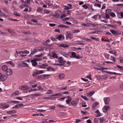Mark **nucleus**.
Segmentation results:
<instances>
[{"instance_id": "nucleus-1", "label": "nucleus", "mask_w": 123, "mask_h": 123, "mask_svg": "<svg viewBox=\"0 0 123 123\" xmlns=\"http://www.w3.org/2000/svg\"><path fill=\"white\" fill-rule=\"evenodd\" d=\"M62 93H58L54 94L52 96L44 97L43 98L44 99H49L53 100L55 99L57 97L55 96H62Z\"/></svg>"}, {"instance_id": "nucleus-2", "label": "nucleus", "mask_w": 123, "mask_h": 123, "mask_svg": "<svg viewBox=\"0 0 123 123\" xmlns=\"http://www.w3.org/2000/svg\"><path fill=\"white\" fill-rule=\"evenodd\" d=\"M7 76L0 73V80L1 81H3L7 79Z\"/></svg>"}, {"instance_id": "nucleus-3", "label": "nucleus", "mask_w": 123, "mask_h": 123, "mask_svg": "<svg viewBox=\"0 0 123 123\" xmlns=\"http://www.w3.org/2000/svg\"><path fill=\"white\" fill-rule=\"evenodd\" d=\"M19 88L21 90H25L28 89L29 88V87L27 86L23 85L22 86H20Z\"/></svg>"}, {"instance_id": "nucleus-4", "label": "nucleus", "mask_w": 123, "mask_h": 123, "mask_svg": "<svg viewBox=\"0 0 123 123\" xmlns=\"http://www.w3.org/2000/svg\"><path fill=\"white\" fill-rule=\"evenodd\" d=\"M105 103L106 105H108L109 104V102L110 99L109 97H106L104 99Z\"/></svg>"}, {"instance_id": "nucleus-5", "label": "nucleus", "mask_w": 123, "mask_h": 123, "mask_svg": "<svg viewBox=\"0 0 123 123\" xmlns=\"http://www.w3.org/2000/svg\"><path fill=\"white\" fill-rule=\"evenodd\" d=\"M110 107L108 106H104L103 108V111L104 112H106L108 109H110Z\"/></svg>"}, {"instance_id": "nucleus-6", "label": "nucleus", "mask_w": 123, "mask_h": 123, "mask_svg": "<svg viewBox=\"0 0 123 123\" xmlns=\"http://www.w3.org/2000/svg\"><path fill=\"white\" fill-rule=\"evenodd\" d=\"M6 74L7 75H10L12 73V70L10 69H8L6 71Z\"/></svg>"}, {"instance_id": "nucleus-7", "label": "nucleus", "mask_w": 123, "mask_h": 123, "mask_svg": "<svg viewBox=\"0 0 123 123\" xmlns=\"http://www.w3.org/2000/svg\"><path fill=\"white\" fill-rule=\"evenodd\" d=\"M49 75L43 74L42 75H40L38 76L37 77V78L40 79H44L46 76H49Z\"/></svg>"}, {"instance_id": "nucleus-8", "label": "nucleus", "mask_w": 123, "mask_h": 123, "mask_svg": "<svg viewBox=\"0 0 123 123\" xmlns=\"http://www.w3.org/2000/svg\"><path fill=\"white\" fill-rule=\"evenodd\" d=\"M58 60L60 63H62L63 64H64L65 62V61L64 60L62 57H59Z\"/></svg>"}, {"instance_id": "nucleus-9", "label": "nucleus", "mask_w": 123, "mask_h": 123, "mask_svg": "<svg viewBox=\"0 0 123 123\" xmlns=\"http://www.w3.org/2000/svg\"><path fill=\"white\" fill-rule=\"evenodd\" d=\"M30 62H31L32 65L34 67H35L37 64V62L34 60H31Z\"/></svg>"}, {"instance_id": "nucleus-10", "label": "nucleus", "mask_w": 123, "mask_h": 123, "mask_svg": "<svg viewBox=\"0 0 123 123\" xmlns=\"http://www.w3.org/2000/svg\"><path fill=\"white\" fill-rule=\"evenodd\" d=\"M71 105L74 106H76L77 104V102L76 100L72 101L71 103Z\"/></svg>"}, {"instance_id": "nucleus-11", "label": "nucleus", "mask_w": 123, "mask_h": 123, "mask_svg": "<svg viewBox=\"0 0 123 123\" xmlns=\"http://www.w3.org/2000/svg\"><path fill=\"white\" fill-rule=\"evenodd\" d=\"M66 98H68V99L66 101V103L67 104H69V102L71 100L72 98L69 96L66 97Z\"/></svg>"}, {"instance_id": "nucleus-12", "label": "nucleus", "mask_w": 123, "mask_h": 123, "mask_svg": "<svg viewBox=\"0 0 123 123\" xmlns=\"http://www.w3.org/2000/svg\"><path fill=\"white\" fill-rule=\"evenodd\" d=\"M58 27L60 28H69V26H67L66 25L62 24L59 25H58Z\"/></svg>"}, {"instance_id": "nucleus-13", "label": "nucleus", "mask_w": 123, "mask_h": 123, "mask_svg": "<svg viewBox=\"0 0 123 123\" xmlns=\"http://www.w3.org/2000/svg\"><path fill=\"white\" fill-rule=\"evenodd\" d=\"M95 93L94 91H92L87 93V95L88 97H91Z\"/></svg>"}, {"instance_id": "nucleus-14", "label": "nucleus", "mask_w": 123, "mask_h": 123, "mask_svg": "<svg viewBox=\"0 0 123 123\" xmlns=\"http://www.w3.org/2000/svg\"><path fill=\"white\" fill-rule=\"evenodd\" d=\"M58 46L60 47H61L63 48H67L68 47L69 45L66 44H60L58 45Z\"/></svg>"}, {"instance_id": "nucleus-15", "label": "nucleus", "mask_w": 123, "mask_h": 123, "mask_svg": "<svg viewBox=\"0 0 123 123\" xmlns=\"http://www.w3.org/2000/svg\"><path fill=\"white\" fill-rule=\"evenodd\" d=\"M108 76V75H101L100 76V78L101 79H106Z\"/></svg>"}, {"instance_id": "nucleus-16", "label": "nucleus", "mask_w": 123, "mask_h": 123, "mask_svg": "<svg viewBox=\"0 0 123 123\" xmlns=\"http://www.w3.org/2000/svg\"><path fill=\"white\" fill-rule=\"evenodd\" d=\"M2 69L4 71H6L8 69L7 66L6 65H4L2 66Z\"/></svg>"}, {"instance_id": "nucleus-17", "label": "nucleus", "mask_w": 123, "mask_h": 123, "mask_svg": "<svg viewBox=\"0 0 123 123\" xmlns=\"http://www.w3.org/2000/svg\"><path fill=\"white\" fill-rule=\"evenodd\" d=\"M65 76L64 74H59L58 77L60 79H61L64 78L65 77Z\"/></svg>"}, {"instance_id": "nucleus-18", "label": "nucleus", "mask_w": 123, "mask_h": 123, "mask_svg": "<svg viewBox=\"0 0 123 123\" xmlns=\"http://www.w3.org/2000/svg\"><path fill=\"white\" fill-rule=\"evenodd\" d=\"M37 52V49H34L33 51H32L31 52V53L30 55V56H31L33 54H35L36 52Z\"/></svg>"}, {"instance_id": "nucleus-19", "label": "nucleus", "mask_w": 123, "mask_h": 123, "mask_svg": "<svg viewBox=\"0 0 123 123\" xmlns=\"http://www.w3.org/2000/svg\"><path fill=\"white\" fill-rule=\"evenodd\" d=\"M66 38H69L70 39H71L72 38V34L70 33H67L66 35Z\"/></svg>"}, {"instance_id": "nucleus-20", "label": "nucleus", "mask_w": 123, "mask_h": 123, "mask_svg": "<svg viewBox=\"0 0 123 123\" xmlns=\"http://www.w3.org/2000/svg\"><path fill=\"white\" fill-rule=\"evenodd\" d=\"M71 52V54L72 56H70V57L71 58L73 57H74V58L75 56H76V53L74 52Z\"/></svg>"}, {"instance_id": "nucleus-21", "label": "nucleus", "mask_w": 123, "mask_h": 123, "mask_svg": "<svg viewBox=\"0 0 123 123\" xmlns=\"http://www.w3.org/2000/svg\"><path fill=\"white\" fill-rule=\"evenodd\" d=\"M19 93V92L18 91H16L13 93L12 95L11 96L12 97L13 96H15L16 95H18Z\"/></svg>"}, {"instance_id": "nucleus-22", "label": "nucleus", "mask_w": 123, "mask_h": 123, "mask_svg": "<svg viewBox=\"0 0 123 123\" xmlns=\"http://www.w3.org/2000/svg\"><path fill=\"white\" fill-rule=\"evenodd\" d=\"M17 111L16 110L10 111L7 112V113L8 114H13L16 113Z\"/></svg>"}, {"instance_id": "nucleus-23", "label": "nucleus", "mask_w": 123, "mask_h": 123, "mask_svg": "<svg viewBox=\"0 0 123 123\" xmlns=\"http://www.w3.org/2000/svg\"><path fill=\"white\" fill-rule=\"evenodd\" d=\"M52 70V71H55V69L53 68L52 67H49L47 68V71H49L50 70Z\"/></svg>"}, {"instance_id": "nucleus-24", "label": "nucleus", "mask_w": 123, "mask_h": 123, "mask_svg": "<svg viewBox=\"0 0 123 123\" xmlns=\"http://www.w3.org/2000/svg\"><path fill=\"white\" fill-rule=\"evenodd\" d=\"M99 32L100 33L101 32V31H91V32H89V34H93V33L95 34V33H97L99 34V33H98Z\"/></svg>"}, {"instance_id": "nucleus-25", "label": "nucleus", "mask_w": 123, "mask_h": 123, "mask_svg": "<svg viewBox=\"0 0 123 123\" xmlns=\"http://www.w3.org/2000/svg\"><path fill=\"white\" fill-rule=\"evenodd\" d=\"M106 120V119L105 117H103L101 118H100V123H102V122L105 121Z\"/></svg>"}, {"instance_id": "nucleus-26", "label": "nucleus", "mask_w": 123, "mask_h": 123, "mask_svg": "<svg viewBox=\"0 0 123 123\" xmlns=\"http://www.w3.org/2000/svg\"><path fill=\"white\" fill-rule=\"evenodd\" d=\"M63 38V36L62 34H60L58 36L56 37V39H57L59 40H61Z\"/></svg>"}, {"instance_id": "nucleus-27", "label": "nucleus", "mask_w": 123, "mask_h": 123, "mask_svg": "<svg viewBox=\"0 0 123 123\" xmlns=\"http://www.w3.org/2000/svg\"><path fill=\"white\" fill-rule=\"evenodd\" d=\"M10 33L12 34H14L15 33V32L12 29H9L7 30Z\"/></svg>"}, {"instance_id": "nucleus-28", "label": "nucleus", "mask_w": 123, "mask_h": 123, "mask_svg": "<svg viewBox=\"0 0 123 123\" xmlns=\"http://www.w3.org/2000/svg\"><path fill=\"white\" fill-rule=\"evenodd\" d=\"M99 103L98 102H94L92 105V107L94 108Z\"/></svg>"}, {"instance_id": "nucleus-29", "label": "nucleus", "mask_w": 123, "mask_h": 123, "mask_svg": "<svg viewBox=\"0 0 123 123\" xmlns=\"http://www.w3.org/2000/svg\"><path fill=\"white\" fill-rule=\"evenodd\" d=\"M90 38L92 39L98 41H99V39L98 38H96L95 37H90Z\"/></svg>"}, {"instance_id": "nucleus-30", "label": "nucleus", "mask_w": 123, "mask_h": 123, "mask_svg": "<svg viewBox=\"0 0 123 123\" xmlns=\"http://www.w3.org/2000/svg\"><path fill=\"white\" fill-rule=\"evenodd\" d=\"M111 10L110 9L106 10V13L107 14H110L111 12Z\"/></svg>"}, {"instance_id": "nucleus-31", "label": "nucleus", "mask_w": 123, "mask_h": 123, "mask_svg": "<svg viewBox=\"0 0 123 123\" xmlns=\"http://www.w3.org/2000/svg\"><path fill=\"white\" fill-rule=\"evenodd\" d=\"M22 33L25 34V35L31 33V32L30 31H27L25 32V31H22Z\"/></svg>"}, {"instance_id": "nucleus-32", "label": "nucleus", "mask_w": 123, "mask_h": 123, "mask_svg": "<svg viewBox=\"0 0 123 123\" xmlns=\"http://www.w3.org/2000/svg\"><path fill=\"white\" fill-rule=\"evenodd\" d=\"M13 14L14 15L17 16H20L19 13H18L17 12H13Z\"/></svg>"}, {"instance_id": "nucleus-33", "label": "nucleus", "mask_w": 123, "mask_h": 123, "mask_svg": "<svg viewBox=\"0 0 123 123\" xmlns=\"http://www.w3.org/2000/svg\"><path fill=\"white\" fill-rule=\"evenodd\" d=\"M8 63H9L10 65H12L13 67L15 66V65L11 61H9L7 62Z\"/></svg>"}, {"instance_id": "nucleus-34", "label": "nucleus", "mask_w": 123, "mask_h": 123, "mask_svg": "<svg viewBox=\"0 0 123 123\" xmlns=\"http://www.w3.org/2000/svg\"><path fill=\"white\" fill-rule=\"evenodd\" d=\"M109 52L111 54H113L115 55H116V53H117L116 51L115 50H113L111 51H110Z\"/></svg>"}, {"instance_id": "nucleus-35", "label": "nucleus", "mask_w": 123, "mask_h": 123, "mask_svg": "<svg viewBox=\"0 0 123 123\" xmlns=\"http://www.w3.org/2000/svg\"><path fill=\"white\" fill-rule=\"evenodd\" d=\"M81 97L82 98H83L84 99H85V100L86 101H88L89 100V99L88 98H87V97L86 96H84L83 95H81Z\"/></svg>"}, {"instance_id": "nucleus-36", "label": "nucleus", "mask_w": 123, "mask_h": 123, "mask_svg": "<svg viewBox=\"0 0 123 123\" xmlns=\"http://www.w3.org/2000/svg\"><path fill=\"white\" fill-rule=\"evenodd\" d=\"M110 31L113 34L116 35V31L113 30H110Z\"/></svg>"}, {"instance_id": "nucleus-37", "label": "nucleus", "mask_w": 123, "mask_h": 123, "mask_svg": "<svg viewBox=\"0 0 123 123\" xmlns=\"http://www.w3.org/2000/svg\"><path fill=\"white\" fill-rule=\"evenodd\" d=\"M110 59L113 61L114 62H115V57L112 56H111Z\"/></svg>"}, {"instance_id": "nucleus-38", "label": "nucleus", "mask_w": 123, "mask_h": 123, "mask_svg": "<svg viewBox=\"0 0 123 123\" xmlns=\"http://www.w3.org/2000/svg\"><path fill=\"white\" fill-rule=\"evenodd\" d=\"M105 72V73H107L109 74H116V73L115 72H109L108 71H106Z\"/></svg>"}, {"instance_id": "nucleus-39", "label": "nucleus", "mask_w": 123, "mask_h": 123, "mask_svg": "<svg viewBox=\"0 0 123 123\" xmlns=\"http://www.w3.org/2000/svg\"><path fill=\"white\" fill-rule=\"evenodd\" d=\"M93 122L94 123H97L98 122V118H95L94 119Z\"/></svg>"}, {"instance_id": "nucleus-40", "label": "nucleus", "mask_w": 123, "mask_h": 123, "mask_svg": "<svg viewBox=\"0 0 123 123\" xmlns=\"http://www.w3.org/2000/svg\"><path fill=\"white\" fill-rule=\"evenodd\" d=\"M38 88V89H37L38 90H40L41 91H42L43 90V89L42 88L41 86H38L37 87Z\"/></svg>"}, {"instance_id": "nucleus-41", "label": "nucleus", "mask_w": 123, "mask_h": 123, "mask_svg": "<svg viewBox=\"0 0 123 123\" xmlns=\"http://www.w3.org/2000/svg\"><path fill=\"white\" fill-rule=\"evenodd\" d=\"M22 53L24 54H28L29 52L28 51L25 50V51H22Z\"/></svg>"}, {"instance_id": "nucleus-42", "label": "nucleus", "mask_w": 123, "mask_h": 123, "mask_svg": "<svg viewBox=\"0 0 123 123\" xmlns=\"http://www.w3.org/2000/svg\"><path fill=\"white\" fill-rule=\"evenodd\" d=\"M52 57H53L54 58H57V55L55 53H53L52 55Z\"/></svg>"}, {"instance_id": "nucleus-43", "label": "nucleus", "mask_w": 123, "mask_h": 123, "mask_svg": "<svg viewBox=\"0 0 123 123\" xmlns=\"http://www.w3.org/2000/svg\"><path fill=\"white\" fill-rule=\"evenodd\" d=\"M94 6H97L100 8L101 7V5L98 3H95L94 5Z\"/></svg>"}, {"instance_id": "nucleus-44", "label": "nucleus", "mask_w": 123, "mask_h": 123, "mask_svg": "<svg viewBox=\"0 0 123 123\" xmlns=\"http://www.w3.org/2000/svg\"><path fill=\"white\" fill-rule=\"evenodd\" d=\"M50 43L49 40L48 39L46 41L45 43H44V44L46 46H47V44H46V43Z\"/></svg>"}, {"instance_id": "nucleus-45", "label": "nucleus", "mask_w": 123, "mask_h": 123, "mask_svg": "<svg viewBox=\"0 0 123 123\" xmlns=\"http://www.w3.org/2000/svg\"><path fill=\"white\" fill-rule=\"evenodd\" d=\"M50 12V11L49 10H45L44 11V12L46 13L49 14Z\"/></svg>"}, {"instance_id": "nucleus-46", "label": "nucleus", "mask_w": 123, "mask_h": 123, "mask_svg": "<svg viewBox=\"0 0 123 123\" xmlns=\"http://www.w3.org/2000/svg\"><path fill=\"white\" fill-rule=\"evenodd\" d=\"M57 106H58L59 107H61V108H63L66 107L65 106L63 105H56Z\"/></svg>"}, {"instance_id": "nucleus-47", "label": "nucleus", "mask_w": 123, "mask_h": 123, "mask_svg": "<svg viewBox=\"0 0 123 123\" xmlns=\"http://www.w3.org/2000/svg\"><path fill=\"white\" fill-rule=\"evenodd\" d=\"M5 104H3L2 105H1L0 106V108L3 109H5Z\"/></svg>"}, {"instance_id": "nucleus-48", "label": "nucleus", "mask_w": 123, "mask_h": 123, "mask_svg": "<svg viewBox=\"0 0 123 123\" xmlns=\"http://www.w3.org/2000/svg\"><path fill=\"white\" fill-rule=\"evenodd\" d=\"M38 74H39V72H36L33 73L32 74V76H35L36 75Z\"/></svg>"}, {"instance_id": "nucleus-49", "label": "nucleus", "mask_w": 123, "mask_h": 123, "mask_svg": "<svg viewBox=\"0 0 123 123\" xmlns=\"http://www.w3.org/2000/svg\"><path fill=\"white\" fill-rule=\"evenodd\" d=\"M116 66L119 69H120L121 70H122L123 71V67L119 66L118 65H116Z\"/></svg>"}, {"instance_id": "nucleus-50", "label": "nucleus", "mask_w": 123, "mask_h": 123, "mask_svg": "<svg viewBox=\"0 0 123 123\" xmlns=\"http://www.w3.org/2000/svg\"><path fill=\"white\" fill-rule=\"evenodd\" d=\"M39 95V93H34L31 94V95L33 96H38Z\"/></svg>"}, {"instance_id": "nucleus-51", "label": "nucleus", "mask_w": 123, "mask_h": 123, "mask_svg": "<svg viewBox=\"0 0 123 123\" xmlns=\"http://www.w3.org/2000/svg\"><path fill=\"white\" fill-rule=\"evenodd\" d=\"M51 39L53 41H56V38H54L53 37H50Z\"/></svg>"}, {"instance_id": "nucleus-52", "label": "nucleus", "mask_w": 123, "mask_h": 123, "mask_svg": "<svg viewBox=\"0 0 123 123\" xmlns=\"http://www.w3.org/2000/svg\"><path fill=\"white\" fill-rule=\"evenodd\" d=\"M110 15L112 17H114L116 16L115 13L112 12H111V13Z\"/></svg>"}, {"instance_id": "nucleus-53", "label": "nucleus", "mask_w": 123, "mask_h": 123, "mask_svg": "<svg viewBox=\"0 0 123 123\" xmlns=\"http://www.w3.org/2000/svg\"><path fill=\"white\" fill-rule=\"evenodd\" d=\"M46 110H37V111L38 112H43L45 111Z\"/></svg>"}, {"instance_id": "nucleus-54", "label": "nucleus", "mask_w": 123, "mask_h": 123, "mask_svg": "<svg viewBox=\"0 0 123 123\" xmlns=\"http://www.w3.org/2000/svg\"><path fill=\"white\" fill-rule=\"evenodd\" d=\"M42 9V8L38 7L37 9V11L38 12H40L41 11Z\"/></svg>"}, {"instance_id": "nucleus-55", "label": "nucleus", "mask_w": 123, "mask_h": 123, "mask_svg": "<svg viewBox=\"0 0 123 123\" xmlns=\"http://www.w3.org/2000/svg\"><path fill=\"white\" fill-rule=\"evenodd\" d=\"M121 34V32L120 31H117L116 32V35H119Z\"/></svg>"}, {"instance_id": "nucleus-56", "label": "nucleus", "mask_w": 123, "mask_h": 123, "mask_svg": "<svg viewBox=\"0 0 123 123\" xmlns=\"http://www.w3.org/2000/svg\"><path fill=\"white\" fill-rule=\"evenodd\" d=\"M31 21L35 23H37V20L34 19H32Z\"/></svg>"}, {"instance_id": "nucleus-57", "label": "nucleus", "mask_w": 123, "mask_h": 123, "mask_svg": "<svg viewBox=\"0 0 123 123\" xmlns=\"http://www.w3.org/2000/svg\"><path fill=\"white\" fill-rule=\"evenodd\" d=\"M75 122L76 123H78V122L81 121V120L79 119H75Z\"/></svg>"}, {"instance_id": "nucleus-58", "label": "nucleus", "mask_w": 123, "mask_h": 123, "mask_svg": "<svg viewBox=\"0 0 123 123\" xmlns=\"http://www.w3.org/2000/svg\"><path fill=\"white\" fill-rule=\"evenodd\" d=\"M82 6L85 9H86L88 8L87 6L85 5H82Z\"/></svg>"}, {"instance_id": "nucleus-59", "label": "nucleus", "mask_w": 123, "mask_h": 123, "mask_svg": "<svg viewBox=\"0 0 123 123\" xmlns=\"http://www.w3.org/2000/svg\"><path fill=\"white\" fill-rule=\"evenodd\" d=\"M109 55L108 54H106L105 55V57L107 59H109Z\"/></svg>"}, {"instance_id": "nucleus-60", "label": "nucleus", "mask_w": 123, "mask_h": 123, "mask_svg": "<svg viewBox=\"0 0 123 123\" xmlns=\"http://www.w3.org/2000/svg\"><path fill=\"white\" fill-rule=\"evenodd\" d=\"M49 25L50 26H52V27L56 25L55 24H50V23L49 24Z\"/></svg>"}, {"instance_id": "nucleus-61", "label": "nucleus", "mask_w": 123, "mask_h": 123, "mask_svg": "<svg viewBox=\"0 0 123 123\" xmlns=\"http://www.w3.org/2000/svg\"><path fill=\"white\" fill-rule=\"evenodd\" d=\"M69 19V18L66 17L62 19L63 20H68Z\"/></svg>"}, {"instance_id": "nucleus-62", "label": "nucleus", "mask_w": 123, "mask_h": 123, "mask_svg": "<svg viewBox=\"0 0 123 123\" xmlns=\"http://www.w3.org/2000/svg\"><path fill=\"white\" fill-rule=\"evenodd\" d=\"M105 17L107 19H109L110 17L109 15L108 14H105Z\"/></svg>"}, {"instance_id": "nucleus-63", "label": "nucleus", "mask_w": 123, "mask_h": 123, "mask_svg": "<svg viewBox=\"0 0 123 123\" xmlns=\"http://www.w3.org/2000/svg\"><path fill=\"white\" fill-rule=\"evenodd\" d=\"M55 108V106H50L49 108L51 109H54Z\"/></svg>"}, {"instance_id": "nucleus-64", "label": "nucleus", "mask_w": 123, "mask_h": 123, "mask_svg": "<svg viewBox=\"0 0 123 123\" xmlns=\"http://www.w3.org/2000/svg\"><path fill=\"white\" fill-rule=\"evenodd\" d=\"M120 87L121 89H123V83L120 85Z\"/></svg>"}]
</instances>
